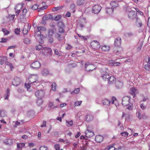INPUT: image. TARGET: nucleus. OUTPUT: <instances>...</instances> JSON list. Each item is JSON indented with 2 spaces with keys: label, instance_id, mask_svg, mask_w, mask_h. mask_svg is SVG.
<instances>
[{
  "label": "nucleus",
  "instance_id": "nucleus-1",
  "mask_svg": "<svg viewBox=\"0 0 150 150\" xmlns=\"http://www.w3.org/2000/svg\"><path fill=\"white\" fill-rule=\"evenodd\" d=\"M28 80L30 84L35 83L34 85L36 86L40 84V82L39 81L38 76L37 75H31L29 76Z\"/></svg>",
  "mask_w": 150,
  "mask_h": 150
},
{
  "label": "nucleus",
  "instance_id": "nucleus-2",
  "mask_svg": "<svg viewBox=\"0 0 150 150\" xmlns=\"http://www.w3.org/2000/svg\"><path fill=\"white\" fill-rule=\"evenodd\" d=\"M116 100V98L113 96L110 99L104 98L102 100V103L104 105L106 106H109L111 103L112 104L114 103V101Z\"/></svg>",
  "mask_w": 150,
  "mask_h": 150
},
{
  "label": "nucleus",
  "instance_id": "nucleus-3",
  "mask_svg": "<svg viewBox=\"0 0 150 150\" xmlns=\"http://www.w3.org/2000/svg\"><path fill=\"white\" fill-rule=\"evenodd\" d=\"M85 68L86 71H89L95 69L96 67L94 64L87 62L85 64Z\"/></svg>",
  "mask_w": 150,
  "mask_h": 150
},
{
  "label": "nucleus",
  "instance_id": "nucleus-4",
  "mask_svg": "<svg viewBox=\"0 0 150 150\" xmlns=\"http://www.w3.org/2000/svg\"><path fill=\"white\" fill-rule=\"evenodd\" d=\"M91 45L92 48L95 50H98L100 47V45L99 43L95 40H93L91 42Z\"/></svg>",
  "mask_w": 150,
  "mask_h": 150
},
{
  "label": "nucleus",
  "instance_id": "nucleus-5",
  "mask_svg": "<svg viewBox=\"0 0 150 150\" xmlns=\"http://www.w3.org/2000/svg\"><path fill=\"white\" fill-rule=\"evenodd\" d=\"M38 31L35 33V35L41 37V36L42 35L41 34V31H44L46 30V28L45 26H39L37 27Z\"/></svg>",
  "mask_w": 150,
  "mask_h": 150
},
{
  "label": "nucleus",
  "instance_id": "nucleus-6",
  "mask_svg": "<svg viewBox=\"0 0 150 150\" xmlns=\"http://www.w3.org/2000/svg\"><path fill=\"white\" fill-rule=\"evenodd\" d=\"M130 97L129 96H125L124 97L122 100V105L125 106L128 105L129 103V100Z\"/></svg>",
  "mask_w": 150,
  "mask_h": 150
},
{
  "label": "nucleus",
  "instance_id": "nucleus-7",
  "mask_svg": "<svg viewBox=\"0 0 150 150\" xmlns=\"http://www.w3.org/2000/svg\"><path fill=\"white\" fill-rule=\"evenodd\" d=\"M137 16V13L134 11H130L128 13V17L130 19H132L135 18Z\"/></svg>",
  "mask_w": 150,
  "mask_h": 150
},
{
  "label": "nucleus",
  "instance_id": "nucleus-8",
  "mask_svg": "<svg viewBox=\"0 0 150 150\" xmlns=\"http://www.w3.org/2000/svg\"><path fill=\"white\" fill-rule=\"evenodd\" d=\"M101 8V7L100 5H96L92 8V12L94 13H98L100 12Z\"/></svg>",
  "mask_w": 150,
  "mask_h": 150
},
{
  "label": "nucleus",
  "instance_id": "nucleus-9",
  "mask_svg": "<svg viewBox=\"0 0 150 150\" xmlns=\"http://www.w3.org/2000/svg\"><path fill=\"white\" fill-rule=\"evenodd\" d=\"M86 137L88 138H90L94 135V133L92 130H91L90 127H88L87 129L85 132Z\"/></svg>",
  "mask_w": 150,
  "mask_h": 150
},
{
  "label": "nucleus",
  "instance_id": "nucleus-10",
  "mask_svg": "<svg viewBox=\"0 0 150 150\" xmlns=\"http://www.w3.org/2000/svg\"><path fill=\"white\" fill-rule=\"evenodd\" d=\"M52 52V50L50 47H43L42 50V53L44 55L48 54H51Z\"/></svg>",
  "mask_w": 150,
  "mask_h": 150
},
{
  "label": "nucleus",
  "instance_id": "nucleus-11",
  "mask_svg": "<svg viewBox=\"0 0 150 150\" xmlns=\"http://www.w3.org/2000/svg\"><path fill=\"white\" fill-rule=\"evenodd\" d=\"M21 82V80L20 78L16 77L13 80L12 84L14 86H17L20 84Z\"/></svg>",
  "mask_w": 150,
  "mask_h": 150
},
{
  "label": "nucleus",
  "instance_id": "nucleus-12",
  "mask_svg": "<svg viewBox=\"0 0 150 150\" xmlns=\"http://www.w3.org/2000/svg\"><path fill=\"white\" fill-rule=\"evenodd\" d=\"M144 60L146 63L144 66V68L146 70H149L150 67V57L148 56L146 57Z\"/></svg>",
  "mask_w": 150,
  "mask_h": 150
},
{
  "label": "nucleus",
  "instance_id": "nucleus-13",
  "mask_svg": "<svg viewBox=\"0 0 150 150\" xmlns=\"http://www.w3.org/2000/svg\"><path fill=\"white\" fill-rule=\"evenodd\" d=\"M119 145H115V144H114L113 145H110L108 146L107 149L108 150H119L121 149L122 147L121 146H119L117 148V146Z\"/></svg>",
  "mask_w": 150,
  "mask_h": 150
},
{
  "label": "nucleus",
  "instance_id": "nucleus-14",
  "mask_svg": "<svg viewBox=\"0 0 150 150\" xmlns=\"http://www.w3.org/2000/svg\"><path fill=\"white\" fill-rule=\"evenodd\" d=\"M41 66L40 63L38 61H36L31 64V67L35 69H37L39 68Z\"/></svg>",
  "mask_w": 150,
  "mask_h": 150
},
{
  "label": "nucleus",
  "instance_id": "nucleus-15",
  "mask_svg": "<svg viewBox=\"0 0 150 150\" xmlns=\"http://www.w3.org/2000/svg\"><path fill=\"white\" fill-rule=\"evenodd\" d=\"M123 49L121 47H117L114 48V52L117 55H119L122 52Z\"/></svg>",
  "mask_w": 150,
  "mask_h": 150
},
{
  "label": "nucleus",
  "instance_id": "nucleus-16",
  "mask_svg": "<svg viewBox=\"0 0 150 150\" xmlns=\"http://www.w3.org/2000/svg\"><path fill=\"white\" fill-rule=\"evenodd\" d=\"M121 39L120 38H117L115 40L114 45L117 47H120Z\"/></svg>",
  "mask_w": 150,
  "mask_h": 150
},
{
  "label": "nucleus",
  "instance_id": "nucleus-17",
  "mask_svg": "<svg viewBox=\"0 0 150 150\" xmlns=\"http://www.w3.org/2000/svg\"><path fill=\"white\" fill-rule=\"evenodd\" d=\"M110 47L109 46L107 45H103L101 46V49L102 51L104 52H107L109 51L110 49Z\"/></svg>",
  "mask_w": 150,
  "mask_h": 150
},
{
  "label": "nucleus",
  "instance_id": "nucleus-18",
  "mask_svg": "<svg viewBox=\"0 0 150 150\" xmlns=\"http://www.w3.org/2000/svg\"><path fill=\"white\" fill-rule=\"evenodd\" d=\"M108 83L109 84H113L116 81V79L113 76H110L109 78L108 79Z\"/></svg>",
  "mask_w": 150,
  "mask_h": 150
},
{
  "label": "nucleus",
  "instance_id": "nucleus-19",
  "mask_svg": "<svg viewBox=\"0 0 150 150\" xmlns=\"http://www.w3.org/2000/svg\"><path fill=\"white\" fill-rule=\"evenodd\" d=\"M103 139V136L100 135H98L95 137V140L98 143H100L102 142Z\"/></svg>",
  "mask_w": 150,
  "mask_h": 150
},
{
  "label": "nucleus",
  "instance_id": "nucleus-20",
  "mask_svg": "<svg viewBox=\"0 0 150 150\" xmlns=\"http://www.w3.org/2000/svg\"><path fill=\"white\" fill-rule=\"evenodd\" d=\"M14 142V139L11 138H9L6 140L5 142L7 144L11 145L13 144Z\"/></svg>",
  "mask_w": 150,
  "mask_h": 150
},
{
  "label": "nucleus",
  "instance_id": "nucleus-21",
  "mask_svg": "<svg viewBox=\"0 0 150 150\" xmlns=\"http://www.w3.org/2000/svg\"><path fill=\"white\" fill-rule=\"evenodd\" d=\"M24 5V4L23 3L18 4L15 6V9L16 10H20L23 8Z\"/></svg>",
  "mask_w": 150,
  "mask_h": 150
},
{
  "label": "nucleus",
  "instance_id": "nucleus-22",
  "mask_svg": "<svg viewBox=\"0 0 150 150\" xmlns=\"http://www.w3.org/2000/svg\"><path fill=\"white\" fill-rule=\"evenodd\" d=\"M110 5L112 9H114L118 6L117 2L115 1H111L110 3Z\"/></svg>",
  "mask_w": 150,
  "mask_h": 150
},
{
  "label": "nucleus",
  "instance_id": "nucleus-23",
  "mask_svg": "<svg viewBox=\"0 0 150 150\" xmlns=\"http://www.w3.org/2000/svg\"><path fill=\"white\" fill-rule=\"evenodd\" d=\"M93 116L91 114H89L87 115L86 117V120L87 121H91L93 119Z\"/></svg>",
  "mask_w": 150,
  "mask_h": 150
},
{
  "label": "nucleus",
  "instance_id": "nucleus-24",
  "mask_svg": "<svg viewBox=\"0 0 150 150\" xmlns=\"http://www.w3.org/2000/svg\"><path fill=\"white\" fill-rule=\"evenodd\" d=\"M110 76L107 73L105 72L104 74H103L102 76V79L104 80H106L109 78Z\"/></svg>",
  "mask_w": 150,
  "mask_h": 150
},
{
  "label": "nucleus",
  "instance_id": "nucleus-25",
  "mask_svg": "<svg viewBox=\"0 0 150 150\" xmlns=\"http://www.w3.org/2000/svg\"><path fill=\"white\" fill-rule=\"evenodd\" d=\"M28 12V11L27 9L24 8L22 10V12H21V16L23 17H24L25 16H26V15Z\"/></svg>",
  "mask_w": 150,
  "mask_h": 150
},
{
  "label": "nucleus",
  "instance_id": "nucleus-26",
  "mask_svg": "<svg viewBox=\"0 0 150 150\" xmlns=\"http://www.w3.org/2000/svg\"><path fill=\"white\" fill-rule=\"evenodd\" d=\"M7 58L6 57H3L2 59H1L0 61V64L2 65L5 62L6 64V62H7Z\"/></svg>",
  "mask_w": 150,
  "mask_h": 150
},
{
  "label": "nucleus",
  "instance_id": "nucleus-27",
  "mask_svg": "<svg viewBox=\"0 0 150 150\" xmlns=\"http://www.w3.org/2000/svg\"><path fill=\"white\" fill-rule=\"evenodd\" d=\"M25 145V143H17V148L18 149H21Z\"/></svg>",
  "mask_w": 150,
  "mask_h": 150
},
{
  "label": "nucleus",
  "instance_id": "nucleus-28",
  "mask_svg": "<svg viewBox=\"0 0 150 150\" xmlns=\"http://www.w3.org/2000/svg\"><path fill=\"white\" fill-rule=\"evenodd\" d=\"M131 94H135L138 92V90L134 87L130 89Z\"/></svg>",
  "mask_w": 150,
  "mask_h": 150
},
{
  "label": "nucleus",
  "instance_id": "nucleus-29",
  "mask_svg": "<svg viewBox=\"0 0 150 150\" xmlns=\"http://www.w3.org/2000/svg\"><path fill=\"white\" fill-rule=\"evenodd\" d=\"M48 107L51 109H54L55 108H57V106H54V104L52 102H50L48 104Z\"/></svg>",
  "mask_w": 150,
  "mask_h": 150
},
{
  "label": "nucleus",
  "instance_id": "nucleus-30",
  "mask_svg": "<svg viewBox=\"0 0 150 150\" xmlns=\"http://www.w3.org/2000/svg\"><path fill=\"white\" fill-rule=\"evenodd\" d=\"M52 87V90L54 91H56V88H57V86L55 83H53L51 86Z\"/></svg>",
  "mask_w": 150,
  "mask_h": 150
},
{
  "label": "nucleus",
  "instance_id": "nucleus-31",
  "mask_svg": "<svg viewBox=\"0 0 150 150\" xmlns=\"http://www.w3.org/2000/svg\"><path fill=\"white\" fill-rule=\"evenodd\" d=\"M54 31L52 29H50L49 30L48 32V35L50 37H52L54 34Z\"/></svg>",
  "mask_w": 150,
  "mask_h": 150
},
{
  "label": "nucleus",
  "instance_id": "nucleus-32",
  "mask_svg": "<svg viewBox=\"0 0 150 150\" xmlns=\"http://www.w3.org/2000/svg\"><path fill=\"white\" fill-rule=\"evenodd\" d=\"M83 3V0H77L76 1V4L78 6L82 5Z\"/></svg>",
  "mask_w": 150,
  "mask_h": 150
},
{
  "label": "nucleus",
  "instance_id": "nucleus-33",
  "mask_svg": "<svg viewBox=\"0 0 150 150\" xmlns=\"http://www.w3.org/2000/svg\"><path fill=\"white\" fill-rule=\"evenodd\" d=\"M6 116V112L3 110L0 111V117H4Z\"/></svg>",
  "mask_w": 150,
  "mask_h": 150
},
{
  "label": "nucleus",
  "instance_id": "nucleus-34",
  "mask_svg": "<svg viewBox=\"0 0 150 150\" xmlns=\"http://www.w3.org/2000/svg\"><path fill=\"white\" fill-rule=\"evenodd\" d=\"M112 8H107L106 9V13L108 14H110L112 12L113 10Z\"/></svg>",
  "mask_w": 150,
  "mask_h": 150
},
{
  "label": "nucleus",
  "instance_id": "nucleus-35",
  "mask_svg": "<svg viewBox=\"0 0 150 150\" xmlns=\"http://www.w3.org/2000/svg\"><path fill=\"white\" fill-rule=\"evenodd\" d=\"M6 65L9 66L10 68L11 69V71H12V69L14 68L13 64L11 63H9L8 62H6Z\"/></svg>",
  "mask_w": 150,
  "mask_h": 150
},
{
  "label": "nucleus",
  "instance_id": "nucleus-36",
  "mask_svg": "<svg viewBox=\"0 0 150 150\" xmlns=\"http://www.w3.org/2000/svg\"><path fill=\"white\" fill-rule=\"evenodd\" d=\"M49 73V71L47 69H45L42 71V74L43 75H46Z\"/></svg>",
  "mask_w": 150,
  "mask_h": 150
},
{
  "label": "nucleus",
  "instance_id": "nucleus-37",
  "mask_svg": "<svg viewBox=\"0 0 150 150\" xmlns=\"http://www.w3.org/2000/svg\"><path fill=\"white\" fill-rule=\"evenodd\" d=\"M57 26L59 27H64V24L63 22L59 21L58 23Z\"/></svg>",
  "mask_w": 150,
  "mask_h": 150
},
{
  "label": "nucleus",
  "instance_id": "nucleus-38",
  "mask_svg": "<svg viewBox=\"0 0 150 150\" xmlns=\"http://www.w3.org/2000/svg\"><path fill=\"white\" fill-rule=\"evenodd\" d=\"M36 103L38 105H40L42 103V100L41 98L38 99L37 100Z\"/></svg>",
  "mask_w": 150,
  "mask_h": 150
},
{
  "label": "nucleus",
  "instance_id": "nucleus-39",
  "mask_svg": "<svg viewBox=\"0 0 150 150\" xmlns=\"http://www.w3.org/2000/svg\"><path fill=\"white\" fill-rule=\"evenodd\" d=\"M54 53L55 54L59 56H61L62 54L60 52H59L58 50L56 49L54 50Z\"/></svg>",
  "mask_w": 150,
  "mask_h": 150
},
{
  "label": "nucleus",
  "instance_id": "nucleus-40",
  "mask_svg": "<svg viewBox=\"0 0 150 150\" xmlns=\"http://www.w3.org/2000/svg\"><path fill=\"white\" fill-rule=\"evenodd\" d=\"M77 35L80 38H81L82 40H84L86 41L87 40V38L86 36H81L78 34H77Z\"/></svg>",
  "mask_w": 150,
  "mask_h": 150
},
{
  "label": "nucleus",
  "instance_id": "nucleus-41",
  "mask_svg": "<svg viewBox=\"0 0 150 150\" xmlns=\"http://www.w3.org/2000/svg\"><path fill=\"white\" fill-rule=\"evenodd\" d=\"M82 102V101H77L74 102V106H77L80 105Z\"/></svg>",
  "mask_w": 150,
  "mask_h": 150
},
{
  "label": "nucleus",
  "instance_id": "nucleus-42",
  "mask_svg": "<svg viewBox=\"0 0 150 150\" xmlns=\"http://www.w3.org/2000/svg\"><path fill=\"white\" fill-rule=\"evenodd\" d=\"M120 134L123 136L125 137H127L129 134L127 132H124L120 133Z\"/></svg>",
  "mask_w": 150,
  "mask_h": 150
},
{
  "label": "nucleus",
  "instance_id": "nucleus-43",
  "mask_svg": "<svg viewBox=\"0 0 150 150\" xmlns=\"http://www.w3.org/2000/svg\"><path fill=\"white\" fill-rule=\"evenodd\" d=\"M47 8V6H45L42 7H41L38 8V11H40L41 10H43Z\"/></svg>",
  "mask_w": 150,
  "mask_h": 150
},
{
  "label": "nucleus",
  "instance_id": "nucleus-44",
  "mask_svg": "<svg viewBox=\"0 0 150 150\" xmlns=\"http://www.w3.org/2000/svg\"><path fill=\"white\" fill-rule=\"evenodd\" d=\"M75 6V4H72L70 6V8L73 10L72 11L73 13H74V12L75 11V10H74Z\"/></svg>",
  "mask_w": 150,
  "mask_h": 150
},
{
  "label": "nucleus",
  "instance_id": "nucleus-45",
  "mask_svg": "<svg viewBox=\"0 0 150 150\" xmlns=\"http://www.w3.org/2000/svg\"><path fill=\"white\" fill-rule=\"evenodd\" d=\"M121 64L120 62H113L112 63V66H119Z\"/></svg>",
  "mask_w": 150,
  "mask_h": 150
},
{
  "label": "nucleus",
  "instance_id": "nucleus-46",
  "mask_svg": "<svg viewBox=\"0 0 150 150\" xmlns=\"http://www.w3.org/2000/svg\"><path fill=\"white\" fill-rule=\"evenodd\" d=\"M40 150H48L47 147L43 146H40Z\"/></svg>",
  "mask_w": 150,
  "mask_h": 150
},
{
  "label": "nucleus",
  "instance_id": "nucleus-47",
  "mask_svg": "<svg viewBox=\"0 0 150 150\" xmlns=\"http://www.w3.org/2000/svg\"><path fill=\"white\" fill-rule=\"evenodd\" d=\"M133 35V33L131 32L127 33L126 35L125 36L127 37H131Z\"/></svg>",
  "mask_w": 150,
  "mask_h": 150
},
{
  "label": "nucleus",
  "instance_id": "nucleus-48",
  "mask_svg": "<svg viewBox=\"0 0 150 150\" xmlns=\"http://www.w3.org/2000/svg\"><path fill=\"white\" fill-rule=\"evenodd\" d=\"M2 31L4 34L6 35H7L9 33V31L7 30L6 29H2Z\"/></svg>",
  "mask_w": 150,
  "mask_h": 150
},
{
  "label": "nucleus",
  "instance_id": "nucleus-49",
  "mask_svg": "<svg viewBox=\"0 0 150 150\" xmlns=\"http://www.w3.org/2000/svg\"><path fill=\"white\" fill-rule=\"evenodd\" d=\"M62 16L60 15H58L56 16L54 18V20L57 21L59 20L61 18Z\"/></svg>",
  "mask_w": 150,
  "mask_h": 150
},
{
  "label": "nucleus",
  "instance_id": "nucleus-50",
  "mask_svg": "<svg viewBox=\"0 0 150 150\" xmlns=\"http://www.w3.org/2000/svg\"><path fill=\"white\" fill-rule=\"evenodd\" d=\"M42 48V46L40 45L39 44L38 45H37L36 47V49L37 50H39L41 49Z\"/></svg>",
  "mask_w": 150,
  "mask_h": 150
},
{
  "label": "nucleus",
  "instance_id": "nucleus-51",
  "mask_svg": "<svg viewBox=\"0 0 150 150\" xmlns=\"http://www.w3.org/2000/svg\"><path fill=\"white\" fill-rule=\"evenodd\" d=\"M63 27H59L58 28V30L59 32L60 33H64V30L63 29Z\"/></svg>",
  "mask_w": 150,
  "mask_h": 150
},
{
  "label": "nucleus",
  "instance_id": "nucleus-52",
  "mask_svg": "<svg viewBox=\"0 0 150 150\" xmlns=\"http://www.w3.org/2000/svg\"><path fill=\"white\" fill-rule=\"evenodd\" d=\"M80 91V89L79 88H75L74 91H73V93L75 94H78Z\"/></svg>",
  "mask_w": 150,
  "mask_h": 150
},
{
  "label": "nucleus",
  "instance_id": "nucleus-53",
  "mask_svg": "<svg viewBox=\"0 0 150 150\" xmlns=\"http://www.w3.org/2000/svg\"><path fill=\"white\" fill-rule=\"evenodd\" d=\"M38 7V5L35 4L32 6V8L33 10H35L37 9Z\"/></svg>",
  "mask_w": 150,
  "mask_h": 150
},
{
  "label": "nucleus",
  "instance_id": "nucleus-54",
  "mask_svg": "<svg viewBox=\"0 0 150 150\" xmlns=\"http://www.w3.org/2000/svg\"><path fill=\"white\" fill-rule=\"evenodd\" d=\"M67 123H68V124L67 125V126H72L73 124V121L72 120H71L70 121H67Z\"/></svg>",
  "mask_w": 150,
  "mask_h": 150
},
{
  "label": "nucleus",
  "instance_id": "nucleus-55",
  "mask_svg": "<svg viewBox=\"0 0 150 150\" xmlns=\"http://www.w3.org/2000/svg\"><path fill=\"white\" fill-rule=\"evenodd\" d=\"M116 84V86L118 88H120L122 86L121 83L120 82H117Z\"/></svg>",
  "mask_w": 150,
  "mask_h": 150
},
{
  "label": "nucleus",
  "instance_id": "nucleus-56",
  "mask_svg": "<svg viewBox=\"0 0 150 150\" xmlns=\"http://www.w3.org/2000/svg\"><path fill=\"white\" fill-rule=\"evenodd\" d=\"M23 41L26 44L29 43L30 42L29 40L27 38H25L24 39Z\"/></svg>",
  "mask_w": 150,
  "mask_h": 150
},
{
  "label": "nucleus",
  "instance_id": "nucleus-57",
  "mask_svg": "<svg viewBox=\"0 0 150 150\" xmlns=\"http://www.w3.org/2000/svg\"><path fill=\"white\" fill-rule=\"evenodd\" d=\"M8 39L6 38H2L0 42L1 43L5 42Z\"/></svg>",
  "mask_w": 150,
  "mask_h": 150
},
{
  "label": "nucleus",
  "instance_id": "nucleus-58",
  "mask_svg": "<svg viewBox=\"0 0 150 150\" xmlns=\"http://www.w3.org/2000/svg\"><path fill=\"white\" fill-rule=\"evenodd\" d=\"M20 29L18 28H16L15 30V33L17 34H20Z\"/></svg>",
  "mask_w": 150,
  "mask_h": 150
},
{
  "label": "nucleus",
  "instance_id": "nucleus-59",
  "mask_svg": "<svg viewBox=\"0 0 150 150\" xmlns=\"http://www.w3.org/2000/svg\"><path fill=\"white\" fill-rule=\"evenodd\" d=\"M28 32V30H26V28H23V33L24 34H26Z\"/></svg>",
  "mask_w": 150,
  "mask_h": 150
},
{
  "label": "nucleus",
  "instance_id": "nucleus-60",
  "mask_svg": "<svg viewBox=\"0 0 150 150\" xmlns=\"http://www.w3.org/2000/svg\"><path fill=\"white\" fill-rule=\"evenodd\" d=\"M54 147L56 150H59L60 149L59 145L58 144L55 145Z\"/></svg>",
  "mask_w": 150,
  "mask_h": 150
},
{
  "label": "nucleus",
  "instance_id": "nucleus-61",
  "mask_svg": "<svg viewBox=\"0 0 150 150\" xmlns=\"http://www.w3.org/2000/svg\"><path fill=\"white\" fill-rule=\"evenodd\" d=\"M30 84H29L28 83H25V86L28 89L30 88Z\"/></svg>",
  "mask_w": 150,
  "mask_h": 150
},
{
  "label": "nucleus",
  "instance_id": "nucleus-62",
  "mask_svg": "<svg viewBox=\"0 0 150 150\" xmlns=\"http://www.w3.org/2000/svg\"><path fill=\"white\" fill-rule=\"evenodd\" d=\"M59 9V8L58 7H57L53 8L52 9V11H55L58 10Z\"/></svg>",
  "mask_w": 150,
  "mask_h": 150
},
{
  "label": "nucleus",
  "instance_id": "nucleus-63",
  "mask_svg": "<svg viewBox=\"0 0 150 150\" xmlns=\"http://www.w3.org/2000/svg\"><path fill=\"white\" fill-rule=\"evenodd\" d=\"M46 122L45 121H43L42 125L41 126V127H46Z\"/></svg>",
  "mask_w": 150,
  "mask_h": 150
},
{
  "label": "nucleus",
  "instance_id": "nucleus-64",
  "mask_svg": "<svg viewBox=\"0 0 150 150\" xmlns=\"http://www.w3.org/2000/svg\"><path fill=\"white\" fill-rule=\"evenodd\" d=\"M137 117L139 119H141V115L139 112H138L137 113Z\"/></svg>",
  "mask_w": 150,
  "mask_h": 150
}]
</instances>
